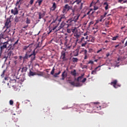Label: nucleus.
<instances>
[{"mask_svg": "<svg viewBox=\"0 0 127 127\" xmlns=\"http://www.w3.org/2000/svg\"><path fill=\"white\" fill-rule=\"evenodd\" d=\"M45 12H39V14H38V16H39V19H41L42 18H43L45 16Z\"/></svg>", "mask_w": 127, "mask_h": 127, "instance_id": "nucleus-14", "label": "nucleus"}, {"mask_svg": "<svg viewBox=\"0 0 127 127\" xmlns=\"http://www.w3.org/2000/svg\"><path fill=\"white\" fill-rule=\"evenodd\" d=\"M59 18H60L59 19H58V20H57V21L59 22V23H60L61 21H63V22H64L65 19H66L65 14H64L63 15H61L59 17Z\"/></svg>", "mask_w": 127, "mask_h": 127, "instance_id": "nucleus-9", "label": "nucleus"}, {"mask_svg": "<svg viewBox=\"0 0 127 127\" xmlns=\"http://www.w3.org/2000/svg\"><path fill=\"white\" fill-rule=\"evenodd\" d=\"M69 83L72 86H75V82H69Z\"/></svg>", "mask_w": 127, "mask_h": 127, "instance_id": "nucleus-44", "label": "nucleus"}, {"mask_svg": "<svg viewBox=\"0 0 127 127\" xmlns=\"http://www.w3.org/2000/svg\"><path fill=\"white\" fill-rule=\"evenodd\" d=\"M24 57H22V56H19V60L21 61L23 59V61L24 62L25 60H26V59H24Z\"/></svg>", "mask_w": 127, "mask_h": 127, "instance_id": "nucleus-33", "label": "nucleus"}, {"mask_svg": "<svg viewBox=\"0 0 127 127\" xmlns=\"http://www.w3.org/2000/svg\"><path fill=\"white\" fill-rule=\"evenodd\" d=\"M10 18H7L6 21L5 23V26L6 27V29L4 31V32L8 30V33H9L10 31V30L9 28L10 27Z\"/></svg>", "mask_w": 127, "mask_h": 127, "instance_id": "nucleus-6", "label": "nucleus"}, {"mask_svg": "<svg viewBox=\"0 0 127 127\" xmlns=\"http://www.w3.org/2000/svg\"><path fill=\"white\" fill-rule=\"evenodd\" d=\"M87 59H88V56H87V55H85L84 57V60H87Z\"/></svg>", "mask_w": 127, "mask_h": 127, "instance_id": "nucleus-56", "label": "nucleus"}, {"mask_svg": "<svg viewBox=\"0 0 127 127\" xmlns=\"http://www.w3.org/2000/svg\"><path fill=\"white\" fill-rule=\"evenodd\" d=\"M70 74H71V75H72V76H76V70L74 69L73 71L70 72Z\"/></svg>", "mask_w": 127, "mask_h": 127, "instance_id": "nucleus-27", "label": "nucleus"}, {"mask_svg": "<svg viewBox=\"0 0 127 127\" xmlns=\"http://www.w3.org/2000/svg\"><path fill=\"white\" fill-rule=\"evenodd\" d=\"M88 64H94V62L93 61H89L88 62Z\"/></svg>", "mask_w": 127, "mask_h": 127, "instance_id": "nucleus-43", "label": "nucleus"}, {"mask_svg": "<svg viewBox=\"0 0 127 127\" xmlns=\"http://www.w3.org/2000/svg\"><path fill=\"white\" fill-rule=\"evenodd\" d=\"M72 21H74L73 18L69 19L67 21H66V23L69 25H71L72 24Z\"/></svg>", "mask_w": 127, "mask_h": 127, "instance_id": "nucleus-20", "label": "nucleus"}, {"mask_svg": "<svg viewBox=\"0 0 127 127\" xmlns=\"http://www.w3.org/2000/svg\"><path fill=\"white\" fill-rule=\"evenodd\" d=\"M96 12L95 11H92V13H91V16L92 17V18H94L95 16H94V13H96Z\"/></svg>", "mask_w": 127, "mask_h": 127, "instance_id": "nucleus-35", "label": "nucleus"}, {"mask_svg": "<svg viewBox=\"0 0 127 127\" xmlns=\"http://www.w3.org/2000/svg\"><path fill=\"white\" fill-rule=\"evenodd\" d=\"M75 8L71 9V13H70V15L73 16L75 14Z\"/></svg>", "mask_w": 127, "mask_h": 127, "instance_id": "nucleus-29", "label": "nucleus"}, {"mask_svg": "<svg viewBox=\"0 0 127 127\" xmlns=\"http://www.w3.org/2000/svg\"><path fill=\"white\" fill-rule=\"evenodd\" d=\"M21 0H17L16 3V6L19 4V3L20 2Z\"/></svg>", "mask_w": 127, "mask_h": 127, "instance_id": "nucleus-52", "label": "nucleus"}, {"mask_svg": "<svg viewBox=\"0 0 127 127\" xmlns=\"http://www.w3.org/2000/svg\"><path fill=\"white\" fill-rule=\"evenodd\" d=\"M61 73V70H59L58 73H56L54 74V76L55 77H58V75H60Z\"/></svg>", "mask_w": 127, "mask_h": 127, "instance_id": "nucleus-28", "label": "nucleus"}, {"mask_svg": "<svg viewBox=\"0 0 127 127\" xmlns=\"http://www.w3.org/2000/svg\"><path fill=\"white\" fill-rule=\"evenodd\" d=\"M86 81H87V78H84L82 81H81V82L84 83Z\"/></svg>", "mask_w": 127, "mask_h": 127, "instance_id": "nucleus-42", "label": "nucleus"}, {"mask_svg": "<svg viewBox=\"0 0 127 127\" xmlns=\"http://www.w3.org/2000/svg\"><path fill=\"white\" fill-rule=\"evenodd\" d=\"M72 33L74 34V36L76 37V38H79L81 36L80 32L78 30V29L76 27L74 28H72Z\"/></svg>", "mask_w": 127, "mask_h": 127, "instance_id": "nucleus-4", "label": "nucleus"}, {"mask_svg": "<svg viewBox=\"0 0 127 127\" xmlns=\"http://www.w3.org/2000/svg\"><path fill=\"white\" fill-rule=\"evenodd\" d=\"M83 39H84V37H82L81 39V41L82 42Z\"/></svg>", "mask_w": 127, "mask_h": 127, "instance_id": "nucleus-64", "label": "nucleus"}, {"mask_svg": "<svg viewBox=\"0 0 127 127\" xmlns=\"http://www.w3.org/2000/svg\"><path fill=\"white\" fill-rule=\"evenodd\" d=\"M87 44V43H83L81 45L82 47H84Z\"/></svg>", "mask_w": 127, "mask_h": 127, "instance_id": "nucleus-55", "label": "nucleus"}, {"mask_svg": "<svg viewBox=\"0 0 127 127\" xmlns=\"http://www.w3.org/2000/svg\"><path fill=\"white\" fill-rule=\"evenodd\" d=\"M96 109H97L98 110H101V106H99V107L98 106L96 107Z\"/></svg>", "mask_w": 127, "mask_h": 127, "instance_id": "nucleus-53", "label": "nucleus"}, {"mask_svg": "<svg viewBox=\"0 0 127 127\" xmlns=\"http://www.w3.org/2000/svg\"><path fill=\"white\" fill-rule=\"evenodd\" d=\"M103 65H104V64H102V65H99L98 66L96 67L94 69V70H92V71L91 74H96L97 69H98V68H100V67H102V66H103Z\"/></svg>", "mask_w": 127, "mask_h": 127, "instance_id": "nucleus-16", "label": "nucleus"}, {"mask_svg": "<svg viewBox=\"0 0 127 127\" xmlns=\"http://www.w3.org/2000/svg\"><path fill=\"white\" fill-rule=\"evenodd\" d=\"M88 35V33L87 32H85L83 34L84 36H86Z\"/></svg>", "mask_w": 127, "mask_h": 127, "instance_id": "nucleus-57", "label": "nucleus"}, {"mask_svg": "<svg viewBox=\"0 0 127 127\" xmlns=\"http://www.w3.org/2000/svg\"><path fill=\"white\" fill-rule=\"evenodd\" d=\"M43 2V0H39L38 1H36V3H38V5L40 6L41 5V4Z\"/></svg>", "mask_w": 127, "mask_h": 127, "instance_id": "nucleus-32", "label": "nucleus"}, {"mask_svg": "<svg viewBox=\"0 0 127 127\" xmlns=\"http://www.w3.org/2000/svg\"><path fill=\"white\" fill-rule=\"evenodd\" d=\"M18 41H19V40L18 39V40L16 41V42H15V43H14V44H13V45L14 46H15V45L18 44Z\"/></svg>", "mask_w": 127, "mask_h": 127, "instance_id": "nucleus-51", "label": "nucleus"}, {"mask_svg": "<svg viewBox=\"0 0 127 127\" xmlns=\"http://www.w3.org/2000/svg\"><path fill=\"white\" fill-rule=\"evenodd\" d=\"M15 48V46H14L13 44H10L8 45V47H7V50L8 51L13 50Z\"/></svg>", "mask_w": 127, "mask_h": 127, "instance_id": "nucleus-17", "label": "nucleus"}, {"mask_svg": "<svg viewBox=\"0 0 127 127\" xmlns=\"http://www.w3.org/2000/svg\"><path fill=\"white\" fill-rule=\"evenodd\" d=\"M118 61L123 62V58L122 57L118 58Z\"/></svg>", "mask_w": 127, "mask_h": 127, "instance_id": "nucleus-40", "label": "nucleus"}, {"mask_svg": "<svg viewBox=\"0 0 127 127\" xmlns=\"http://www.w3.org/2000/svg\"><path fill=\"white\" fill-rule=\"evenodd\" d=\"M13 56V51H10L7 53V56H5L4 57V58H5L6 59H7V58H10L11 56Z\"/></svg>", "mask_w": 127, "mask_h": 127, "instance_id": "nucleus-12", "label": "nucleus"}, {"mask_svg": "<svg viewBox=\"0 0 127 127\" xmlns=\"http://www.w3.org/2000/svg\"><path fill=\"white\" fill-rule=\"evenodd\" d=\"M69 24H65V23H64V27L65 28H67L69 27Z\"/></svg>", "mask_w": 127, "mask_h": 127, "instance_id": "nucleus-38", "label": "nucleus"}, {"mask_svg": "<svg viewBox=\"0 0 127 127\" xmlns=\"http://www.w3.org/2000/svg\"><path fill=\"white\" fill-rule=\"evenodd\" d=\"M126 46H127V40L125 44V47H126Z\"/></svg>", "mask_w": 127, "mask_h": 127, "instance_id": "nucleus-61", "label": "nucleus"}, {"mask_svg": "<svg viewBox=\"0 0 127 127\" xmlns=\"http://www.w3.org/2000/svg\"><path fill=\"white\" fill-rule=\"evenodd\" d=\"M72 29H67V33L70 34V33H71V32H72Z\"/></svg>", "mask_w": 127, "mask_h": 127, "instance_id": "nucleus-37", "label": "nucleus"}, {"mask_svg": "<svg viewBox=\"0 0 127 127\" xmlns=\"http://www.w3.org/2000/svg\"><path fill=\"white\" fill-rule=\"evenodd\" d=\"M107 14V12H105L104 15H101L100 16V19L98 20V21L102 22L103 21V19L106 17V15Z\"/></svg>", "mask_w": 127, "mask_h": 127, "instance_id": "nucleus-18", "label": "nucleus"}, {"mask_svg": "<svg viewBox=\"0 0 127 127\" xmlns=\"http://www.w3.org/2000/svg\"><path fill=\"white\" fill-rule=\"evenodd\" d=\"M11 13L15 15H17L18 14V10L17 7H15L14 9H11Z\"/></svg>", "mask_w": 127, "mask_h": 127, "instance_id": "nucleus-13", "label": "nucleus"}, {"mask_svg": "<svg viewBox=\"0 0 127 127\" xmlns=\"http://www.w3.org/2000/svg\"><path fill=\"white\" fill-rule=\"evenodd\" d=\"M70 9H71V7L68 4H66L63 7L62 13L65 14Z\"/></svg>", "mask_w": 127, "mask_h": 127, "instance_id": "nucleus-5", "label": "nucleus"}, {"mask_svg": "<svg viewBox=\"0 0 127 127\" xmlns=\"http://www.w3.org/2000/svg\"><path fill=\"white\" fill-rule=\"evenodd\" d=\"M55 70V66H54L51 72V74L53 75L54 74Z\"/></svg>", "mask_w": 127, "mask_h": 127, "instance_id": "nucleus-36", "label": "nucleus"}, {"mask_svg": "<svg viewBox=\"0 0 127 127\" xmlns=\"http://www.w3.org/2000/svg\"><path fill=\"white\" fill-rule=\"evenodd\" d=\"M5 71V70H3L2 72V73L1 74V76L2 77H4V76Z\"/></svg>", "mask_w": 127, "mask_h": 127, "instance_id": "nucleus-47", "label": "nucleus"}, {"mask_svg": "<svg viewBox=\"0 0 127 127\" xmlns=\"http://www.w3.org/2000/svg\"><path fill=\"white\" fill-rule=\"evenodd\" d=\"M15 22H16V23L18 22V19L17 18H16L15 19Z\"/></svg>", "mask_w": 127, "mask_h": 127, "instance_id": "nucleus-60", "label": "nucleus"}, {"mask_svg": "<svg viewBox=\"0 0 127 127\" xmlns=\"http://www.w3.org/2000/svg\"><path fill=\"white\" fill-rule=\"evenodd\" d=\"M79 16H80V15L79 14H78L76 16H75L74 18H73L74 19L73 21H74L75 22H76L78 20Z\"/></svg>", "mask_w": 127, "mask_h": 127, "instance_id": "nucleus-24", "label": "nucleus"}, {"mask_svg": "<svg viewBox=\"0 0 127 127\" xmlns=\"http://www.w3.org/2000/svg\"><path fill=\"white\" fill-rule=\"evenodd\" d=\"M33 45H34L33 44H31L28 46L29 50V51H28L27 52L28 53H30L32 51V48L33 47Z\"/></svg>", "mask_w": 127, "mask_h": 127, "instance_id": "nucleus-23", "label": "nucleus"}, {"mask_svg": "<svg viewBox=\"0 0 127 127\" xmlns=\"http://www.w3.org/2000/svg\"><path fill=\"white\" fill-rule=\"evenodd\" d=\"M124 0H118V2L122 3Z\"/></svg>", "mask_w": 127, "mask_h": 127, "instance_id": "nucleus-59", "label": "nucleus"}, {"mask_svg": "<svg viewBox=\"0 0 127 127\" xmlns=\"http://www.w3.org/2000/svg\"><path fill=\"white\" fill-rule=\"evenodd\" d=\"M103 6L105 7V10H107L109 8H110V6L109 5L107 2H105L103 3Z\"/></svg>", "mask_w": 127, "mask_h": 127, "instance_id": "nucleus-15", "label": "nucleus"}, {"mask_svg": "<svg viewBox=\"0 0 127 127\" xmlns=\"http://www.w3.org/2000/svg\"><path fill=\"white\" fill-rule=\"evenodd\" d=\"M61 58L64 62L67 61L68 58L66 57V53L64 51H62L61 54Z\"/></svg>", "mask_w": 127, "mask_h": 127, "instance_id": "nucleus-8", "label": "nucleus"}, {"mask_svg": "<svg viewBox=\"0 0 127 127\" xmlns=\"http://www.w3.org/2000/svg\"><path fill=\"white\" fill-rule=\"evenodd\" d=\"M93 24H94V22H93V21H91V22H90L89 23L88 26H89V27H90V26H91V25Z\"/></svg>", "mask_w": 127, "mask_h": 127, "instance_id": "nucleus-48", "label": "nucleus"}, {"mask_svg": "<svg viewBox=\"0 0 127 127\" xmlns=\"http://www.w3.org/2000/svg\"><path fill=\"white\" fill-rule=\"evenodd\" d=\"M36 54L35 53V50H34L31 55H29L28 52H26L24 57L23 58L24 60H27L28 58H31V62L32 63L34 60H35Z\"/></svg>", "mask_w": 127, "mask_h": 127, "instance_id": "nucleus-2", "label": "nucleus"}, {"mask_svg": "<svg viewBox=\"0 0 127 127\" xmlns=\"http://www.w3.org/2000/svg\"><path fill=\"white\" fill-rule=\"evenodd\" d=\"M29 27V25H25L23 27V29H26V28H27V27Z\"/></svg>", "mask_w": 127, "mask_h": 127, "instance_id": "nucleus-50", "label": "nucleus"}, {"mask_svg": "<svg viewBox=\"0 0 127 127\" xmlns=\"http://www.w3.org/2000/svg\"><path fill=\"white\" fill-rule=\"evenodd\" d=\"M94 104H99L100 103L99 102H94L93 103Z\"/></svg>", "mask_w": 127, "mask_h": 127, "instance_id": "nucleus-62", "label": "nucleus"}, {"mask_svg": "<svg viewBox=\"0 0 127 127\" xmlns=\"http://www.w3.org/2000/svg\"><path fill=\"white\" fill-rule=\"evenodd\" d=\"M36 75V72L32 71L31 70L29 71V76Z\"/></svg>", "mask_w": 127, "mask_h": 127, "instance_id": "nucleus-26", "label": "nucleus"}, {"mask_svg": "<svg viewBox=\"0 0 127 127\" xmlns=\"http://www.w3.org/2000/svg\"><path fill=\"white\" fill-rule=\"evenodd\" d=\"M28 69V68L26 66H23L22 67H21L19 68V71H21V72L22 73L25 74V72H26V71H27V69Z\"/></svg>", "mask_w": 127, "mask_h": 127, "instance_id": "nucleus-11", "label": "nucleus"}, {"mask_svg": "<svg viewBox=\"0 0 127 127\" xmlns=\"http://www.w3.org/2000/svg\"><path fill=\"white\" fill-rule=\"evenodd\" d=\"M110 84L115 88H118V87H120L121 86V84H118V80H114L112 82H111Z\"/></svg>", "mask_w": 127, "mask_h": 127, "instance_id": "nucleus-7", "label": "nucleus"}, {"mask_svg": "<svg viewBox=\"0 0 127 127\" xmlns=\"http://www.w3.org/2000/svg\"><path fill=\"white\" fill-rule=\"evenodd\" d=\"M78 62V59L77 58H72V62L77 63Z\"/></svg>", "mask_w": 127, "mask_h": 127, "instance_id": "nucleus-30", "label": "nucleus"}, {"mask_svg": "<svg viewBox=\"0 0 127 127\" xmlns=\"http://www.w3.org/2000/svg\"><path fill=\"white\" fill-rule=\"evenodd\" d=\"M26 23L28 24H29L31 23V20L29 19V18H26Z\"/></svg>", "mask_w": 127, "mask_h": 127, "instance_id": "nucleus-31", "label": "nucleus"}, {"mask_svg": "<svg viewBox=\"0 0 127 127\" xmlns=\"http://www.w3.org/2000/svg\"><path fill=\"white\" fill-rule=\"evenodd\" d=\"M64 25H65V23L64 22H62V23H61L60 26L58 27V28L57 29V30L55 31V32H57L60 30L63 29L64 27Z\"/></svg>", "mask_w": 127, "mask_h": 127, "instance_id": "nucleus-10", "label": "nucleus"}, {"mask_svg": "<svg viewBox=\"0 0 127 127\" xmlns=\"http://www.w3.org/2000/svg\"><path fill=\"white\" fill-rule=\"evenodd\" d=\"M119 37V36H116L115 37H113V40H116L117 38Z\"/></svg>", "mask_w": 127, "mask_h": 127, "instance_id": "nucleus-45", "label": "nucleus"}, {"mask_svg": "<svg viewBox=\"0 0 127 127\" xmlns=\"http://www.w3.org/2000/svg\"><path fill=\"white\" fill-rule=\"evenodd\" d=\"M51 11H54L56 9V3L54 2L52 7L51 8Z\"/></svg>", "mask_w": 127, "mask_h": 127, "instance_id": "nucleus-21", "label": "nucleus"}, {"mask_svg": "<svg viewBox=\"0 0 127 127\" xmlns=\"http://www.w3.org/2000/svg\"><path fill=\"white\" fill-rule=\"evenodd\" d=\"M99 7L98 6H94V10H97L98 9Z\"/></svg>", "mask_w": 127, "mask_h": 127, "instance_id": "nucleus-46", "label": "nucleus"}, {"mask_svg": "<svg viewBox=\"0 0 127 127\" xmlns=\"http://www.w3.org/2000/svg\"><path fill=\"white\" fill-rule=\"evenodd\" d=\"M84 74H81V75L80 76H79L78 77V78L77 79L76 81L77 82H81V79L83 78Z\"/></svg>", "mask_w": 127, "mask_h": 127, "instance_id": "nucleus-22", "label": "nucleus"}, {"mask_svg": "<svg viewBox=\"0 0 127 127\" xmlns=\"http://www.w3.org/2000/svg\"><path fill=\"white\" fill-rule=\"evenodd\" d=\"M59 17H57L55 20H54L50 24L49 26V31L48 34H50L51 32H55L57 31L58 28V26L60 25V22L57 23V20Z\"/></svg>", "mask_w": 127, "mask_h": 127, "instance_id": "nucleus-1", "label": "nucleus"}, {"mask_svg": "<svg viewBox=\"0 0 127 127\" xmlns=\"http://www.w3.org/2000/svg\"><path fill=\"white\" fill-rule=\"evenodd\" d=\"M9 103H10V105H12L13 104V101H12L11 100H10Z\"/></svg>", "mask_w": 127, "mask_h": 127, "instance_id": "nucleus-49", "label": "nucleus"}, {"mask_svg": "<svg viewBox=\"0 0 127 127\" xmlns=\"http://www.w3.org/2000/svg\"><path fill=\"white\" fill-rule=\"evenodd\" d=\"M3 112H7L8 111H7V109L6 108L4 109L3 110Z\"/></svg>", "mask_w": 127, "mask_h": 127, "instance_id": "nucleus-58", "label": "nucleus"}, {"mask_svg": "<svg viewBox=\"0 0 127 127\" xmlns=\"http://www.w3.org/2000/svg\"><path fill=\"white\" fill-rule=\"evenodd\" d=\"M23 49L24 51L29 50L28 46H24Z\"/></svg>", "mask_w": 127, "mask_h": 127, "instance_id": "nucleus-34", "label": "nucleus"}, {"mask_svg": "<svg viewBox=\"0 0 127 127\" xmlns=\"http://www.w3.org/2000/svg\"><path fill=\"white\" fill-rule=\"evenodd\" d=\"M66 72V71L65 70H64L63 72V73H62V77H65V73Z\"/></svg>", "mask_w": 127, "mask_h": 127, "instance_id": "nucleus-39", "label": "nucleus"}, {"mask_svg": "<svg viewBox=\"0 0 127 127\" xmlns=\"http://www.w3.org/2000/svg\"><path fill=\"white\" fill-rule=\"evenodd\" d=\"M4 32H0V41L1 39H4Z\"/></svg>", "mask_w": 127, "mask_h": 127, "instance_id": "nucleus-25", "label": "nucleus"}, {"mask_svg": "<svg viewBox=\"0 0 127 127\" xmlns=\"http://www.w3.org/2000/svg\"><path fill=\"white\" fill-rule=\"evenodd\" d=\"M34 0H30L29 2L30 4L32 5L34 3Z\"/></svg>", "mask_w": 127, "mask_h": 127, "instance_id": "nucleus-41", "label": "nucleus"}, {"mask_svg": "<svg viewBox=\"0 0 127 127\" xmlns=\"http://www.w3.org/2000/svg\"><path fill=\"white\" fill-rule=\"evenodd\" d=\"M7 45H8V42L0 43V57L1 56L4 49L7 48Z\"/></svg>", "mask_w": 127, "mask_h": 127, "instance_id": "nucleus-3", "label": "nucleus"}, {"mask_svg": "<svg viewBox=\"0 0 127 127\" xmlns=\"http://www.w3.org/2000/svg\"><path fill=\"white\" fill-rule=\"evenodd\" d=\"M84 53L85 55H87V50H85Z\"/></svg>", "mask_w": 127, "mask_h": 127, "instance_id": "nucleus-63", "label": "nucleus"}, {"mask_svg": "<svg viewBox=\"0 0 127 127\" xmlns=\"http://www.w3.org/2000/svg\"><path fill=\"white\" fill-rule=\"evenodd\" d=\"M44 72L37 71L36 72V75H38V76H44Z\"/></svg>", "mask_w": 127, "mask_h": 127, "instance_id": "nucleus-19", "label": "nucleus"}, {"mask_svg": "<svg viewBox=\"0 0 127 127\" xmlns=\"http://www.w3.org/2000/svg\"><path fill=\"white\" fill-rule=\"evenodd\" d=\"M105 50V48H103V49H100L99 51H100V52H102L103 51H104Z\"/></svg>", "mask_w": 127, "mask_h": 127, "instance_id": "nucleus-54", "label": "nucleus"}]
</instances>
